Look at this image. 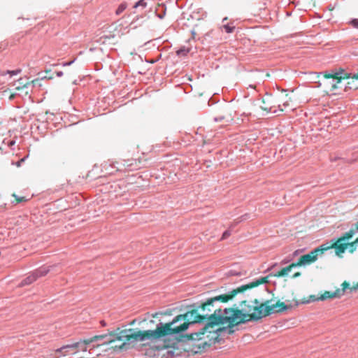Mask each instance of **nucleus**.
Returning <instances> with one entry per match:
<instances>
[{"label": "nucleus", "instance_id": "obj_13", "mask_svg": "<svg viewBox=\"0 0 358 358\" xmlns=\"http://www.w3.org/2000/svg\"><path fill=\"white\" fill-rule=\"evenodd\" d=\"M347 74L348 78H345V79L348 80L346 83L345 90L347 91L348 90H357L358 89V73L354 74L352 76H350V74L345 73Z\"/></svg>", "mask_w": 358, "mask_h": 358}, {"label": "nucleus", "instance_id": "obj_26", "mask_svg": "<svg viewBox=\"0 0 358 358\" xmlns=\"http://www.w3.org/2000/svg\"><path fill=\"white\" fill-rule=\"evenodd\" d=\"M12 196L15 198V203H21V202H25V201H27L26 197H24V196H20V197L15 193H13L12 194Z\"/></svg>", "mask_w": 358, "mask_h": 358}, {"label": "nucleus", "instance_id": "obj_24", "mask_svg": "<svg viewBox=\"0 0 358 358\" xmlns=\"http://www.w3.org/2000/svg\"><path fill=\"white\" fill-rule=\"evenodd\" d=\"M222 29H223L225 32L229 34V33H232L235 29V26L233 25L232 23H229V24H223V26L222 27Z\"/></svg>", "mask_w": 358, "mask_h": 358}, {"label": "nucleus", "instance_id": "obj_9", "mask_svg": "<svg viewBox=\"0 0 358 358\" xmlns=\"http://www.w3.org/2000/svg\"><path fill=\"white\" fill-rule=\"evenodd\" d=\"M262 103L263 106H261V109L266 113H276L278 112V103H279L278 99L271 96H268L263 99Z\"/></svg>", "mask_w": 358, "mask_h": 358}, {"label": "nucleus", "instance_id": "obj_33", "mask_svg": "<svg viewBox=\"0 0 358 358\" xmlns=\"http://www.w3.org/2000/svg\"><path fill=\"white\" fill-rule=\"evenodd\" d=\"M159 315H163V313H154V314H152V317L153 318H157V317H158V316H159Z\"/></svg>", "mask_w": 358, "mask_h": 358}, {"label": "nucleus", "instance_id": "obj_30", "mask_svg": "<svg viewBox=\"0 0 358 358\" xmlns=\"http://www.w3.org/2000/svg\"><path fill=\"white\" fill-rule=\"evenodd\" d=\"M353 27L357 28L358 27V20H353L350 22Z\"/></svg>", "mask_w": 358, "mask_h": 358}, {"label": "nucleus", "instance_id": "obj_37", "mask_svg": "<svg viewBox=\"0 0 358 358\" xmlns=\"http://www.w3.org/2000/svg\"><path fill=\"white\" fill-rule=\"evenodd\" d=\"M52 78H53L52 76H44V77L42 78V79L48 78V79L50 80V79H52Z\"/></svg>", "mask_w": 358, "mask_h": 358}, {"label": "nucleus", "instance_id": "obj_18", "mask_svg": "<svg viewBox=\"0 0 358 358\" xmlns=\"http://www.w3.org/2000/svg\"><path fill=\"white\" fill-rule=\"evenodd\" d=\"M50 267L42 266V267H40L39 268L35 270L34 271V273H35V275L38 279L39 278L46 275L50 272Z\"/></svg>", "mask_w": 358, "mask_h": 358}, {"label": "nucleus", "instance_id": "obj_17", "mask_svg": "<svg viewBox=\"0 0 358 358\" xmlns=\"http://www.w3.org/2000/svg\"><path fill=\"white\" fill-rule=\"evenodd\" d=\"M293 295V293L292 294ZM285 304L288 307L289 309H291L294 307H296L299 304V300L294 296H292L291 298H287L285 299Z\"/></svg>", "mask_w": 358, "mask_h": 358}, {"label": "nucleus", "instance_id": "obj_10", "mask_svg": "<svg viewBox=\"0 0 358 358\" xmlns=\"http://www.w3.org/2000/svg\"><path fill=\"white\" fill-rule=\"evenodd\" d=\"M342 296V291H340V289H337L334 292L325 291L323 294H320L319 296H316L315 295H310L309 299L302 301L303 303H309L310 301H324L328 299L333 298H339Z\"/></svg>", "mask_w": 358, "mask_h": 358}, {"label": "nucleus", "instance_id": "obj_36", "mask_svg": "<svg viewBox=\"0 0 358 358\" xmlns=\"http://www.w3.org/2000/svg\"><path fill=\"white\" fill-rule=\"evenodd\" d=\"M56 75L59 77L62 76L63 75V73L62 71H57Z\"/></svg>", "mask_w": 358, "mask_h": 358}, {"label": "nucleus", "instance_id": "obj_25", "mask_svg": "<svg viewBox=\"0 0 358 358\" xmlns=\"http://www.w3.org/2000/svg\"><path fill=\"white\" fill-rule=\"evenodd\" d=\"M190 49L188 48L182 47L179 49L176 53L178 56H185L189 52Z\"/></svg>", "mask_w": 358, "mask_h": 358}, {"label": "nucleus", "instance_id": "obj_42", "mask_svg": "<svg viewBox=\"0 0 358 358\" xmlns=\"http://www.w3.org/2000/svg\"><path fill=\"white\" fill-rule=\"evenodd\" d=\"M45 72H46L47 73H49V72H50V70H46V71H45Z\"/></svg>", "mask_w": 358, "mask_h": 358}, {"label": "nucleus", "instance_id": "obj_7", "mask_svg": "<svg viewBox=\"0 0 358 358\" xmlns=\"http://www.w3.org/2000/svg\"><path fill=\"white\" fill-rule=\"evenodd\" d=\"M355 234V229H350L348 231L343 234L341 237L331 239L330 243H327L329 250L334 248L335 254L341 257L346 251V246L348 240L351 239Z\"/></svg>", "mask_w": 358, "mask_h": 358}, {"label": "nucleus", "instance_id": "obj_5", "mask_svg": "<svg viewBox=\"0 0 358 358\" xmlns=\"http://www.w3.org/2000/svg\"><path fill=\"white\" fill-rule=\"evenodd\" d=\"M345 78H348L347 74L341 69L336 72L324 73L323 80L319 82V87H323L324 91L328 94L337 89L338 84Z\"/></svg>", "mask_w": 358, "mask_h": 358}, {"label": "nucleus", "instance_id": "obj_34", "mask_svg": "<svg viewBox=\"0 0 358 358\" xmlns=\"http://www.w3.org/2000/svg\"><path fill=\"white\" fill-rule=\"evenodd\" d=\"M15 97V93H10V96H9V100H13L14 98Z\"/></svg>", "mask_w": 358, "mask_h": 358}, {"label": "nucleus", "instance_id": "obj_11", "mask_svg": "<svg viewBox=\"0 0 358 358\" xmlns=\"http://www.w3.org/2000/svg\"><path fill=\"white\" fill-rule=\"evenodd\" d=\"M271 303V300H264V303L266 304L264 311L267 310V307H269L271 309L269 315L273 313H282L289 309L284 301H278L275 303L272 304Z\"/></svg>", "mask_w": 358, "mask_h": 358}, {"label": "nucleus", "instance_id": "obj_29", "mask_svg": "<svg viewBox=\"0 0 358 358\" xmlns=\"http://www.w3.org/2000/svg\"><path fill=\"white\" fill-rule=\"evenodd\" d=\"M231 236V232L229 230L225 231L221 237V240H224Z\"/></svg>", "mask_w": 358, "mask_h": 358}, {"label": "nucleus", "instance_id": "obj_40", "mask_svg": "<svg viewBox=\"0 0 358 358\" xmlns=\"http://www.w3.org/2000/svg\"><path fill=\"white\" fill-rule=\"evenodd\" d=\"M357 245L358 246V237L354 241Z\"/></svg>", "mask_w": 358, "mask_h": 358}, {"label": "nucleus", "instance_id": "obj_35", "mask_svg": "<svg viewBox=\"0 0 358 358\" xmlns=\"http://www.w3.org/2000/svg\"><path fill=\"white\" fill-rule=\"evenodd\" d=\"M354 229H355V233L358 232V221L355 223Z\"/></svg>", "mask_w": 358, "mask_h": 358}, {"label": "nucleus", "instance_id": "obj_14", "mask_svg": "<svg viewBox=\"0 0 358 358\" xmlns=\"http://www.w3.org/2000/svg\"><path fill=\"white\" fill-rule=\"evenodd\" d=\"M279 103H278V107L280 111L282 112L284 110L289 106V102L292 101V99L288 94H285L281 99H278Z\"/></svg>", "mask_w": 358, "mask_h": 358}, {"label": "nucleus", "instance_id": "obj_15", "mask_svg": "<svg viewBox=\"0 0 358 358\" xmlns=\"http://www.w3.org/2000/svg\"><path fill=\"white\" fill-rule=\"evenodd\" d=\"M296 267L295 263H292L289 266L282 268L281 270L278 271L277 273L272 275V276L275 278L284 277L288 275V273L292 270V268Z\"/></svg>", "mask_w": 358, "mask_h": 358}, {"label": "nucleus", "instance_id": "obj_43", "mask_svg": "<svg viewBox=\"0 0 358 358\" xmlns=\"http://www.w3.org/2000/svg\"><path fill=\"white\" fill-rule=\"evenodd\" d=\"M227 20V17H224V18L223 19V22H224V21H225V20Z\"/></svg>", "mask_w": 358, "mask_h": 358}, {"label": "nucleus", "instance_id": "obj_19", "mask_svg": "<svg viewBox=\"0 0 358 358\" xmlns=\"http://www.w3.org/2000/svg\"><path fill=\"white\" fill-rule=\"evenodd\" d=\"M37 280V278L34 272H32L29 276H27L24 280H23L21 283L20 286L24 285H28L34 282H35Z\"/></svg>", "mask_w": 358, "mask_h": 358}, {"label": "nucleus", "instance_id": "obj_4", "mask_svg": "<svg viewBox=\"0 0 358 358\" xmlns=\"http://www.w3.org/2000/svg\"><path fill=\"white\" fill-rule=\"evenodd\" d=\"M220 331L215 329H204V327L198 332L190 334L189 338L188 351L193 354L205 352L213 344L218 341Z\"/></svg>", "mask_w": 358, "mask_h": 358}, {"label": "nucleus", "instance_id": "obj_31", "mask_svg": "<svg viewBox=\"0 0 358 358\" xmlns=\"http://www.w3.org/2000/svg\"><path fill=\"white\" fill-rule=\"evenodd\" d=\"M29 82L31 83V85H32L33 86H35L36 84L38 83L39 80L38 79H35V80H33L29 81Z\"/></svg>", "mask_w": 358, "mask_h": 358}, {"label": "nucleus", "instance_id": "obj_39", "mask_svg": "<svg viewBox=\"0 0 358 358\" xmlns=\"http://www.w3.org/2000/svg\"><path fill=\"white\" fill-rule=\"evenodd\" d=\"M72 63H73V62H68V63L64 64V66L70 65V64H71Z\"/></svg>", "mask_w": 358, "mask_h": 358}, {"label": "nucleus", "instance_id": "obj_20", "mask_svg": "<svg viewBox=\"0 0 358 358\" xmlns=\"http://www.w3.org/2000/svg\"><path fill=\"white\" fill-rule=\"evenodd\" d=\"M20 73H21V69H16V70H13V71H6L0 70V76H4L6 74H9L10 76H16Z\"/></svg>", "mask_w": 358, "mask_h": 358}, {"label": "nucleus", "instance_id": "obj_28", "mask_svg": "<svg viewBox=\"0 0 358 358\" xmlns=\"http://www.w3.org/2000/svg\"><path fill=\"white\" fill-rule=\"evenodd\" d=\"M139 6H141L143 8H145L147 6V3L145 2V0H139L138 2H136L135 3V5L134 6V8H136Z\"/></svg>", "mask_w": 358, "mask_h": 358}, {"label": "nucleus", "instance_id": "obj_8", "mask_svg": "<svg viewBox=\"0 0 358 358\" xmlns=\"http://www.w3.org/2000/svg\"><path fill=\"white\" fill-rule=\"evenodd\" d=\"M329 250V248L327 243L322 244L320 247L312 250L310 252L302 255L299 260L295 262V264L296 266L310 264L317 259V257L319 255H322L325 251Z\"/></svg>", "mask_w": 358, "mask_h": 358}, {"label": "nucleus", "instance_id": "obj_2", "mask_svg": "<svg viewBox=\"0 0 358 358\" xmlns=\"http://www.w3.org/2000/svg\"><path fill=\"white\" fill-rule=\"evenodd\" d=\"M146 334V330H135L134 329L120 330L117 329L115 331L108 334L96 335L90 338L80 339L78 342L72 343L73 352L71 355L76 354L79 351L87 352V345L105 338H107L106 341L107 343H113L116 340L122 341L120 345H112L111 348L114 350H127L131 345L134 346L138 342L142 343V346H146L148 343L145 341H149L148 336Z\"/></svg>", "mask_w": 358, "mask_h": 358}, {"label": "nucleus", "instance_id": "obj_6", "mask_svg": "<svg viewBox=\"0 0 358 358\" xmlns=\"http://www.w3.org/2000/svg\"><path fill=\"white\" fill-rule=\"evenodd\" d=\"M268 276L262 277L259 279L256 280L254 282H252L249 284L242 285L236 289H234L227 294L216 296L212 297V299H213L215 303H217V302L227 303L229 301L231 300L238 293H241L248 289H251V288L255 287L259 285L268 282Z\"/></svg>", "mask_w": 358, "mask_h": 358}, {"label": "nucleus", "instance_id": "obj_21", "mask_svg": "<svg viewBox=\"0 0 358 358\" xmlns=\"http://www.w3.org/2000/svg\"><path fill=\"white\" fill-rule=\"evenodd\" d=\"M17 81L19 83V85L15 87V90L17 91L27 88L29 85H31V83L29 82L24 83L22 81V78H20Z\"/></svg>", "mask_w": 358, "mask_h": 358}, {"label": "nucleus", "instance_id": "obj_16", "mask_svg": "<svg viewBox=\"0 0 358 358\" xmlns=\"http://www.w3.org/2000/svg\"><path fill=\"white\" fill-rule=\"evenodd\" d=\"M348 289H350V292H353L358 289V282L355 284H353L352 285H350L348 282L344 281L341 284V289H340V291H342V296L344 294L345 290Z\"/></svg>", "mask_w": 358, "mask_h": 358}, {"label": "nucleus", "instance_id": "obj_41", "mask_svg": "<svg viewBox=\"0 0 358 358\" xmlns=\"http://www.w3.org/2000/svg\"><path fill=\"white\" fill-rule=\"evenodd\" d=\"M180 322V321H179V322ZM182 324V323H181V324H179V323H178V322L176 323V326H180V325H181Z\"/></svg>", "mask_w": 358, "mask_h": 358}, {"label": "nucleus", "instance_id": "obj_32", "mask_svg": "<svg viewBox=\"0 0 358 358\" xmlns=\"http://www.w3.org/2000/svg\"><path fill=\"white\" fill-rule=\"evenodd\" d=\"M301 273L300 272H296L294 273L292 276V278H298L299 276H301Z\"/></svg>", "mask_w": 358, "mask_h": 358}, {"label": "nucleus", "instance_id": "obj_22", "mask_svg": "<svg viewBox=\"0 0 358 358\" xmlns=\"http://www.w3.org/2000/svg\"><path fill=\"white\" fill-rule=\"evenodd\" d=\"M127 8V3L123 2V3H120L115 10V14L117 15H120L121 13H122L126 10Z\"/></svg>", "mask_w": 358, "mask_h": 358}, {"label": "nucleus", "instance_id": "obj_44", "mask_svg": "<svg viewBox=\"0 0 358 358\" xmlns=\"http://www.w3.org/2000/svg\"><path fill=\"white\" fill-rule=\"evenodd\" d=\"M8 92V90H4V91H3V93H6V92Z\"/></svg>", "mask_w": 358, "mask_h": 358}, {"label": "nucleus", "instance_id": "obj_23", "mask_svg": "<svg viewBox=\"0 0 358 358\" xmlns=\"http://www.w3.org/2000/svg\"><path fill=\"white\" fill-rule=\"evenodd\" d=\"M358 246L355 241L347 243L346 250H348L350 253H353Z\"/></svg>", "mask_w": 358, "mask_h": 358}, {"label": "nucleus", "instance_id": "obj_3", "mask_svg": "<svg viewBox=\"0 0 358 358\" xmlns=\"http://www.w3.org/2000/svg\"><path fill=\"white\" fill-rule=\"evenodd\" d=\"M264 300L255 299L251 301L243 300L240 303L241 309L237 308H227L228 317V327L232 328L239 324L245 323L248 321L258 320L264 317L269 315L270 308L264 311Z\"/></svg>", "mask_w": 358, "mask_h": 358}, {"label": "nucleus", "instance_id": "obj_1", "mask_svg": "<svg viewBox=\"0 0 358 358\" xmlns=\"http://www.w3.org/2000/svg\"><path fill=\"white\" fill-rule=\"evenodd\" d=\"M189 308V310L185 313L177 315L171 322L161 323L154 330H146L150 341H163L161 345H155L152 349L159 351L169 348V342L165 338L185 331L190 324L200 323L207 320L204 329L220 331H222L220 325L228 327L227 308L222 310L216 308L212 297L199 306L192 304Z\"/></svg>", "mask_w": 358, "mask_h": 358}, {"label": "nucleus", "instance_id": "obj_12", "mask_svg": "<svg viewBox=\"0 0 358 358\" xmlns=\"http://www.w3.org/2000/svg\"><path fill=\"white\" fill-rule=\"evenodd\" d=\"M73 352L71 344L63 345L52 352V358L65 357Z\"/></svg>", "mask_w": 358, "mask_h": 358}, {"label": "nucleus", "instance_id": "obj_38", "mask_svg": "<svg viewBox=\"0 0 358 358\" xmlns=\"http://www.w3.org/2000/svg\"><path fill=\"white\" fill-rule=\"evenodd\" d=\"M23 161H24V159H22L20 161H19V162L17 163V166H20V163H21L22 162H23Z\"/></svg>", "mask_w": 358, "mask_h": 358}, {"label": "nucleus", "instance_id": "obj_27", "mask_svg": "<svg viewBox=\"0 0 358 358\" xmlns=\"http://www.w3.org/2000/svg\"><path fill=\"white\" fill-rule=\"evenodd\" d=\"M103 341H104L103 342V343L101 345H110L109 348H108L109 349H112V348H111L112 345H120L122 343V341H118V340H116L113 343H106V341H107V338H105ZM113 350H114V349L113 348Z\"/></svg>", "mask_w": 358, "mask_h": 358}]
</instances>
